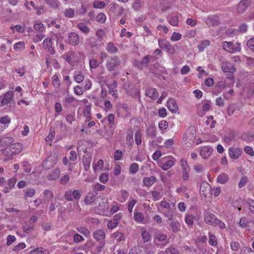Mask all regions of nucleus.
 <instances>
[{
  "instance_id": "32",
  "label": "nucleus",
  "mask_w": 254,
  "mask_h": 254,
  "mask_svg": "<svg viewBox=\"0 0 254 254\" xmlns=\"http://www.w3.org/2000/svg\"><path fill=\"white\" fill-rule=\"evenodd\" d=\"M91 160V158H87L85 156L83 157V163L85 171H88L90 168Z\"/></svg>"
},
{
  "instance_id": "23",
  "label": "nucleus",
  "mask_w": 254,
  "mask_h": 254,
  "mask_svg": "<svg viewBox=\"0 0 254 254\" xmlns=\"http://www.w3.org/2000/svg\"><path fill=\"white\" fill-rule=\"evenodd\" d=\"M60 171L59 169H55L51 173L47 176V178L49 180H55L60 177Z\"/></svg>"
},
{
  "instance_id": "52",
  "label": "nucleus",
  "mask_w": 254,
  "mask_h": 254,
  "mask_svg": "<svg viewBox=\"0 0 254 254\" xmlns=\"http://www.w3.org/2000/svg\"><path fill=\"white\" fill-rule=\"evenodd\" d=\"M225 33L228 36L231 37L234 35H237L238 33V31L232 29H228L226 31Z\"/></svg>"
},
{
  "instance_id": "33",
  "label": "nucleus",
  "mask_w": 254,
  "mask_h": 254,
  "mask_svg": "<svg viewBox=\"0 0 254 254\" xmlns=\"http://www.w3.org/2000/svg\"><path fill=\"white\" fill-rule=\"evenodd\" d=\"M169 22L172 26H178L179 24V17L177 15L171 16Z\"/></svg>"
},
{
  "instance_id": "11",
  "label": "nucleus",
  "mask_w": 254,
  "mask_h": 254,
  "mask_svg": "<svg viewBox=\"0 0 254 254\" xmlns=\"http://www.w3.org/2000/svg\"><path fill=\"white\" fill-rule=\"evenodd\" d=\"M221 68L225 72L234 73L236 70L234 65L229 62H223L221 65Z\"/></svg>"
},
{
  "instance_id": "54",
  "label": "nucleus",
  "mask_w": 254,
  "mask_h": 254,
  "mask_svg": "<svg viewBox=\"0 0 254 254\" xmlns=\"http://www.w3.org/2000/svg\"><path fill=\"white\" fill-rule=\"evenodd\" d=\"M236 111V107L234 105H229L227 109V112L229 116H232L234 114V112Z\"/></svg>"
},
{
  "instance_id": "27",
  "label": "nucleus",
  "mask_w": 254,
  "mask_h": 254,
  "mask_svg": "<svg viewBox=\"0 0 254 254\" xmlns=\"http://www.w3.org/2000/svg\"><path fill=\"white\" fill-rule=\"evenodd\" d=\"M170 226L174 233H177L179 231L181 225L177 221H173L170 224Z\"/></svg>"
},
{
  "instance_id": "41",
  "label": "nucleus",
  "mask_w": 254,
  "mask_h": 254,
  "mask_svg": "<svg viewBox=\"0 0 254 254\" xmlns=\"http://www.w3.org/2000/svg\"><path fill=\"white\" fill-rule=\"evenodd\" d=\"M155 238L159 242H163L167 239V235L163 233L156 234L154 235Z\"/></svg>"
},
{
  "instance_id": "40",
  "label": "nucleus",
  "mask_w": 254,
  "mask_h": 254,
  "mask_svg": "<svg viewBox=\"0 0 254 254\" xmlns=\"http://www.w3.org/2000/svg\"><path fill=\"white\" fill-rule=\"evenodd\" d=\"M34 28L35 30L38 31L39 32H42L45 29L43 24L41 22L35 23L34 25Z\"/></svg>"
},
{
  "instance_id": "36",
  "label": "nucleus",
  "mask_w": 254,
  "mask_h": 254,
  "mask_svg": "<svg viewBox=\"0 0 254 254\" xmlns=\"http://www.w3.org/2000/svg\"><path fill=\"white\" fill-rule=\"evenodd\" d=\"M23 191L25 192L24 197H32L36 193V191L34 189H29L23 190Z\"/></svg>"
},
{
  "instance_id": "30",
  "label": "nucleus",
  "mask_w": 254,
  "mask_h": 254,
  "mask_svg": "<svg viewBox=\"0 0 254 254\" xmlns=\"http://www.w3.org/2000/svg\"><path fill=\"white\" fill-rule=\"evenodd\" d=\"M250 221H248L246 218H242L240 220L239 225L242 228H246L249 230L250 227Z\"/></svg>"
},
{
  "instance_id": "39",
  "label": "nucleus",
  "mask_w": 254,
  "mask_h": 254,
  "mask_svg": "<svg viewBox=\"0 0 254 254\" xmlns=\"http://www.w3.org/2000/svg\"><path fill=\"white\" fill-rule=\"evenodd\" d=\"M210 44V41L209 40H204L202 41L200 44L198 46V49L199 52H201L203 51L204 49L209 46Z\"/></svg>"
},
{
  "instance_id": "45",
  "label": "nucleus",
  "mask_w": 254,
  "mask_h": 254,
  "mask_svg": "<svg viewBox=\"0 0 254 254\" xmlns=\"http://www.w3.org/2000/svg\"><path fill=\"white\" fill-rule=\"evenodd\" d=\"M78 232L82 235H84L85 237H88L90 236V232L87 228L84 227H80L77 229Z\"/></svg>"
},
{
  "instance_id": "49",
  "label": "nucleus",
  "mask_w": 254,
  "mask_h": 254,
  "mask_svg": "<svg viewBox=\"0 0 254 254\" xmlns=\"http://www.w3.org/2000/svg\"><path fill=\"white\" fill-rule=\"evenodd\" d=\"M158 127L161 130H165L168 127V122L166 121L162 120L159 122Z\"/></svg>"
},
{
  "instance_id": "42",
  "label": "nucleus",
  "mask_w": 254,
  "mask_h": 254,
  "mask_svg": "<svg viewBox=\"0 0 254 254\" xmlns=\"http://www.w3.org/2000/svg\"><path fill=\"white\" fill-rule=\"evenodd\" d=\"M109 180V175L108 173H102L99 177V180L102 183H106Z\"/></svg>"
},
{
  "instance_id": "64",
  "label": "nucleus",
  "mask_w": 254,
  "mask_h": 254,
  "mask_svg": "<svg viewBox=\"0 0 254 254\" xmlns=\"http://www.w3.org/2000/svg\"><path fill=\"white\" fill-rule=\"evenodd\" d=\"M166 252L170 254H179L178 250L173 247H170L167 249Z\"/></svg>"
},
{
  "instance_id": "51",
  "label": "nucleus",
  "mask_w": 254,
  "mask_h": 254,
  "mask_svg": "<svg viewBox=\"0 0 254 254\" xmlns=\"http://www.w3.org/2000/svg\"><path fill=\"white\" fill-rule=\"evenodd\" d=\"M22 167H23L24 171L26 173H29L31 170V167L27 161L23 162Z\"/></svg>"
},
{
  "instance_id": "60",
  "label": "nucleus",
  "mask_w": 254,
  "mask_h": 254,
  "mask_svg": "<svg viewBox=\"0 0 254 254\" xmlns=\"http://www.w3.org/2000/svg\"><path fill=\"white\" fill-rule=\"evenodd\" d=\"M141 6L140 0H135L132 4V8L135 10H138Z\"/></svg>"
},
{
  "instance_id": "57",
  "label": "nucleus",
  "mask_w": 254,
  "mask_h": 254,
  "mask_svg": "<svg viewBox=\"0 0 254 254\" xmlns=\"http://www.w3.org/2000/svg\"><path fill=\"white\" fill-rule=\"evenodd\" d=\"M47 3L52 8H57L58 6V0H45Z\"/></svg>"
},
{
  "instance_id": "31",
  "label": "nucleus",
  "mask_w": 254,
  "mask_h": 254,
  "mask_svg": "<svg viewBox=\"0 0 254 254\" xmlns=\"http://www.w3.org/2000/svg\"><path fill=\"white\" fill-rule=\"evenodd\" d=\"M195 217L191 214H188L185 218L186 223L190 226H192Z\"/></svg>"
},
{
  "instance_id": "13",
  "label": "nucleus",
  "mask_w": 254,
  "mask_h": 254,
  "mask_svg": "<svg viewBox=\"0 0 254 254\" xmlns=\"http://www.w3.org/2000/svg\"><path fill=\"white\" fill-rule=\"evenodd\" d=\"M206 24L209 27L218 25L220 24L218 17L217 16L208 17L205 20Z\"/></svg>"
},
{
  "instance_id": "5",
  "label": "nucleus",
  "mask_w": 254,
  "mask_h": 254,
  "mask_svg": "<svg viewBox=\"0 0 254 254\" xmlns=\"http://www.w3.org/2000/svg\"><path fill=\"white\" fill-rule=\"evenodd\" d=\"M159 47L162 49H165L169 53L174 55L175 53V49L174 47L166 40H159Z\"/></svg>"
},
{
  "instance_id": "43",
  "label": "nucleus",
  "mask_w": 254,
  "mask_h": 254,
  "mask_svg": "<svg viewBox=\"0 0 254 254\" xmlns=\"http://www.w3.org/2000/svg\"><path fill=\"white\" fill-rule=\"evenodd\" d=\"M138 170V166L137 163H134L130 164L129 166V172L131 174H134Z\"/></svg>"
},
{
  "instance_id": "24",
  "label": "nucleus",
  "mask_w": 254,
  "mask_h": 254,
  "mask_svg": "<svg viewBox=\"0 0 254 254\" xmlns=\"http://www.w3.org/2000/svg\"><path fill=\"white\" fill-rule=\"evenodd\" d=\"M228 175L225 173L220 174L217 177V182L219 183L224 184L227 183L229 180Z\"/></svg>"
},
{
  "instance_id": "19",
  "label": "nucleus",
  "mask_w": 254,
  "mask_h": 254,
  "mask_svg": "<svg viewBox=\"0 0 254 254\" xmlns=\"http://www.w3.org/2000/svg\"><path fill=\"white\" fill-rule=\"evenodd\" d=\"M156 181L155 176L145 177L143 179V184L147 187H150Z\"/></svg>"
},
{
  "instance_id": "44",
  "label": "nucleus",
  "mask_w": 254,
  "mask_h": 254,
  "mask_svg": "<svg viewBox=\"0 0 254 254\" xmlns=\"http://www.w3.org/2000/svg\"><path fill=\"white\" fill-rule=\"evenodd\" d=\"M106 19V15L103 13H99L96 17V20L101 23H103L105 22Z\"/></svg>"
},
{
  "instance_id": "34",
  "label": "nucleus",
  "mask_w": 254,
  "mask_h": 254,
  "mask_svg": "<svg viewBox=\"0 0 254 254\" xmlns=\"http://www.w3.org/2000/svg\"><path fill=\"white\" fill-rule=\"evenodd\" d=\"M44 197L47 201H49L54 197V194L52 191L46 190L44 191Z\"/></svg>"
},
{
  "instance_id": "28",
  "label": "nucleus",
  "mask_w": 254,
  "mask_h": 254,
  "mask_svg": "<svg viewBox=\"0 0 254 254\" xmlns=\"http://www.w3.org/2000/svg\"><path fill=\"white\" fill-rule=\"evenodd\" d=\"M227 78L228 80H230L231 81V82L228 84H226V81H225L223 87H225L226 86L230 87L233 86L234 85V82H235L233 73H230L227 75Z\"/></svg>"
},
{
  "instance_id": "25",
  "label": "nucleus",
  "mask_w": 254,
  "mask_h": 254,
  "mask_svg": "<svg viewBox=\"0 0 254 254\" xmlns=\"http://www.w3.org/2000/svg\"><path fill=\"white\" fill-rule=\"evenodd\" d=\"M106 50L111 54H114L118 52V49L114 44L112 42H109L106 47Z\"/></svg>"
},
{
  "instance_id": "58",
  "label": "nucleus",
  "mask_w": 254,
  "mask_h": 254,
  "mask_svg": "<svg viewBox=\"0 0 254 254\" xmlns=\"http://www.w3.org/2000/svg\"><path fill=\"white\" fill-rule=\"evenodd\" d=\"M89 65L91 68H96L99 66V63L97 60L93 59L90 60Z\"/></svg>"
},
{
  "instance_id": "7",
  "label": "nucleus",
  "mask_w": 254,
  "mask_h": 254,
  "mask_svg": "<svg viewBox=\"0 0 254 254\" xmlns=\"http://www.w3.org/2000/svg\"><path fill=\"white\" fill-rule=\"evenodd\" d=\"M13 101V94L11 92H7L0 97V107L4 105L10 104Z\"/></svg>"
},
{
  "instance_id": "21",
  "label": "nucleus",
  "mask_w": 254,
  "mask_h": 254,
  "mask_svg": "<svg viewBox=\"0 0 254 254\" xmlns=\"http://www.w3.org/2000/svg\"><path fill=\"white\" fill-rule=\"evenodd\" d=\"M147 134L151 138L154 139L157 134V130L154 126H149L147 128Z\"/></svg>"
},
{
  "instance_id": "29",
  "label": "nucleus",
  "mask_w": 254,
  "mask_h": 254,
  "mask_svg": "<svg viewBox=\"0 0 254 254\" xmlns=\"http://www.w3.org/2000/svg\"><path fill=\"white\" fill-rule=\"evenodd\" d=\"M174 210L175 207L174 206H173V207L170 208L167 211L164 212L163 214L166 217L169 218V220H172L174 217Z\"/></svg>"
},
{
  "instance_id": "1",
  "label": "nucleus",
  "mask_w": 254,
  "mask_h": 254,
  "mask_svg": "<svg viewBox=\"0 0 254 254\" xmlns=\"http://www.w3.org/2000/svg\"><path fill=\"white\" fill-rule=\"evenodd\" d=\"M204 220L206 223L211 225L213 226H218L221 229L225 228V224L220 220L215 217V216L209 212L205 213Z\"/></svg>"
},
{
  "instance_id": "61",
  "label": "nucleus",
  "mask_w": 254,
  "mask_h": 254,
  "mask_svg": "<svg viewBox=\"0 0 254 254\" xmlns=\"http://www.w3.org/2000/svg\"><path fill=\"white\" fill-rule=\"evenodd\" d=\"M25 47L24 42H19L14 45L13 48L16 50H21Z\"/></svg>"
},
{
  "instance_id": "10",
  "label": "nucleus",
  "mask_w": 254,
  "mask_h": 254,
  "mask_svg": "<svg viewBox=\"0 0 254 254\" xmlns=\"http://www.w3.org/2000/svg\"><path fill=\"white\" fill-rule=\"evenodd\" d=\"M66 42L72 46H76L79 43V35L75 32L69 34Z\"/></svg>"
},
{
  "instance_id": "53",
  "label": "nucleus",
  "mask_w": 254,
  "mask_h": 254,
  "mask_svg": "<svg viewBox=\"0 0 254 254\" xmlns=\"http://www.w3.org/2000/svg\"><path fill=\"white\" fill-rule=\"evenodd\" d=\"M135 141L137 145H140L141 143V134L138 131L135 133Z\"/></svg>"
},
{
  "instance_id": "8",
  "label": "nucleus",
  "mask_w": 254,
  "mask_h": 254,
  "mask_svg": "<svg viewBox=\"0 0 254 254\" xmlns=\"http://www.w3.org/2000/svg\"><path fill=\"white\" fill-rule=\"evenodd\" d=\"M251 3V0H241L236 7L237 11L243 13Z\"/></svg>"
},
{
  "instance_id": "37",
  "label": "nucleus",
  "mask_w": 254,
  "mask_h": 254,
  "mask_svg": "<svg viewBox=\"0 0 254 254\" xmlns=\"http://www.w3.org/2000/svg\"><path fill=\"white\" fill-rule=\"evenodd\" d=\"M77 27L81 31L85 33H88V32L89 31V28L86 26V25L84 23H79L77 25Z\"/></svg>"
},
{
  "instance_id": "4",
  "label": "nucleus",
  "mask_w": 254,
  "mask_h": 254,
  "mask_svg": "<svg viewBox=\"0 0 254 254\" xmlns=\"http://www.w3.org/2000/svg\"><path fill=\"white\" fill-rule=\"evenodd\" d=\"M184 141L189 144L194 143L195 139V132L194 127H191L190 129L187 130L183 137Z\"/></svg>"
},
{
  "instance_id": "22",
  "label": "nucleus",
  "mask_w": 254,
  "mask_h": 254,
  "mask_svg": "<svg viewBox=\"0 0 254 254\" xmlns=\"http://www.w3.org/2000/svg\"><path fill=\"white\" fill-rule=\"evenodd\" d=\"M95 199V195L92 192H89L85 197L84 201L85 204H89L94 202Z\"/></svg>"
},
{
  "instance_id": "20",
  "label": "nucleus",
  "mask_w": 254,
  "mask_h": 254,
  "mask_svg": "<svg viewBox=\"0 0 254 254\" xmlns=\"http://www.w3.org/2000/svg\"><path fill=\"white\" fill-rule=\"evenodd\" d=\"M49 250L42 247L36 248L29 253V254H49Z\"/></svg>"
},
{
  "instance_id": "55",
  "label": "nucleus",
  "mask_w": 254,
  "mask_h": 254,
  "mask_svg": "<svg viewBox=\"0 0 254 254\" xmlns=\"http://www.w3.org/2000/svg\"><path fill=\"white\" fill-rule=\"evenodd\" d=\"M142 237L144 242H148L150 240V235L149 233L146 231H143L142 233Z\"/></svg>"
},
{
  "instance_id": "56",
  "label": "nucleus",
  "mask_w": 254,
  "mask_h": 254,
  "mask_svg": "<svg viewBox=\"0 0 254 254\" xmlns=\"http://www.w3.org/2000/svg\"><path fill=\"white\" fill-rule=\"evenodd\" d=\"M108 122L110 127H112L113 126L115 122V116L114 114H109V115L108 117Z\"/></svg>"
},
{
  "instance_id": "47",
  "label": "nucleus",
  "mask_w": 254,
  "mask_h": 254,
  "mask_svg": "<svg viewBox=\"0 0 254 254\" xmlns=\"http://www.w3.org/2000/svg\"><path fill=\"white\" fill-rule=\"evenodd\" d=\"M209 243L212 246H216L217 242L216 237L212 234H209Z\"/></svg>"
},
{
  "instance_id": "17",
  "label": "nucleus",
  "mask_w": 254,
  "mask_h": 254,
  "mask_svg": "<svg viewBox=\"0 0 254 254\" xmlns=\"http://www.w3.org/2000/svg\"><path fill=\"white\" fill-rule=\"evenodd\" d=\"M212 152V149L208 146H204L200 150V154L203 158H208Z\"/></svg>"
},
{
  "instance_id": "38",
  "label": "nucleus",
  "mask_w": 254,
  "mask_h": 254,
  "mask_svg": "<svg viewBox=\"0 0 254 254\" xmlns=\"http://www.w3.org/2000/svg\"><path fill=\"white\" fill-rule=\"evenodd\" d=\"M113 237L118 239V242H121L125 240V235L120 232H116L113 234Z\"/></svg>"
},
{
  "instance_id": "62",
  "label": "nucleus",
  "mask_w": 254,
  "mask_h": 254,
  "mask_svg": "<svg viewBox=\"0 0 254 254\" xmlns=\"http://www.w3.org/2000/svg\"><path fill=\"white\" fill-rule=\"evenodd\" d=\"M247 46L251 51H254V38H251L247 41Z\"/></svg>"
},
{
  "instance_id": "6",
  "label": "nucleus",
  "mask_w": 254,
  "mask_h": 254,
  "mask_svg": "<svg viewBox=\"0 0 254 254\" xmlns=\"http://www.w3.org/2000/svg\"><path fill=\"white\" fill-rule=\"evenodd\" d=\"M200 194L204 198L212 195V188L208 183H202L200 186Z\"/></svg>"
},
{
  "instance_id": "50",
  "label": "nucleus",
  "mask_w": 254,
  "mask_h": 254,
  "mask_svg": "<svg viewBox=\"0 0 254 254\" xmlns=\"http://www.w3.org/2000/svg\"><path fill=\"white\" fill-rule=\"evenodd\" d=\"M134 219L136 221L142 222L144 219V215L140 212H136L134 213Z\"/></svg>"
},
{
  "instance_id": "14",
  "label": "nucleus",
  "mask_w": 254,
  "mask_h": 254,
  "mask_svg": "<svg viewBox=\"0 0 254 254\" xmlns=\"http://www.w3.org/2000/svg\"><path fill=\"white\" fill-rule=\"evenodd\" d=\"M146 96L149 97L152 100H156L158 98L159 94L155 88H148L145 91Z\"/></svg>"
},
{
  "instance_id": "2",
  "label": "nucleus",
  "mask_w": 254,
  "mask_h": 254,
  "mask_svg": "<svg viewBox=\"0 0 254 254\" xmlns=\"http://www.w3.org/2000/svg\"><path fill=\"white\" fill-rule=\"evenodd\" d=\"M23 149V145L20 143H12L2 150L3 154L11 156L20 153Z\"/></svg>"
},
{
  "instance_id": "35",
  "label": "nucleus",
  "mask_w": 254,
  "mask_h": 254,
  "mask_svg": "<svg viewBox=\"0 0 254 254\" xmlns=\"http://www.w3.org/2000/svg\"><path fill=\"white\" fill-rule=\"evenodd\" d=\"M174 164V163L173 160H169L162 165L161 168L163 170L166 171L170 169L171 167H172L173 166Z\"/></svg>"
},
{
  "instance_id": "12",
  "label": "nucleus",
  "mask_w": 254,
  "mask_h": 254,
  "mask_svg": "<svg viewBox=\"0 0 254 254\" xmlns=\"http://www.w3.org/2000/svg\"><path fill=\"white\" fill-rule=\"evenodd\" d=\"M43 47L51 54H55V51L52 47V42L51 39H45L43 42Z\"/></svg>"
},
{
  "instance_id": "59",
  "label": "nucleus",
  "mask_w": 254,
  "mask_h": 254,
  "mask_svg": "<svg viewBox=\"0 0 254 254\" xmlns=\"http://www.w3.org/2000/svg\"><path fill=\"white\" fill-rule=\"evenodd\" d=\"M64 14L66 17H72L74 15V11L72 8H68L65 10Z\"/></svg>"
},
{
  "instance_id": "18",
  "label": "nucleus",
  "mask_w": 254,
  "mask_h": 254,
  "mask_svg": "<svg viewBox=\"0 0 254 254\" xmlns=\"http://www.w3.org/2000/svg\"><path fill=\"white\" fill-rule=\"evenodd\" d=\"M222 46L224 50L228 51L229 52L231 53H234V44L231 42H223L222 43Z\"/></svg>"
},
{
  "instance_id": "46",
  "label": "nucleus",
  "mask_w": 254,
  "mask_h": 254,
  "mask_svg": "<svg viewBox=\"0 0 254 254\" xmlns=\"http://www.w3.org/2000/svg\"><path fill=\"white\" fill-rule=\"evenodd\" d=\"M14 141V139L11 137L7 136L3 137V142L5 146L10 145Z\"/></svg>"
},
{
  "instance_id": "16",
  "label": "nucleus",
  "mask_w": 254,
  "mask_h": 254,
  "mask_svg": "<svg viewBox=\"0 0 254 254\" xmlns=\"http://www.w3.org/2000/svg\"><path fill=\"white\" fill-rule=\"evenodd\" d=\"M105 233L102 229H98L93 234L94 238L98 241L103 240L105 238Z\"/></svg>"
},
{
  "instance_id": "63",
  "label": "nucleus",
  "mask_w": 254,
  "mask_h": 254,
  "mask_svg": "<svg viewBox=\"0 0 254 254\" xmlns=\"http://www.w3.org/2000/svg\"><path fill=\"white\" fill-rule=\"evenodd\" d=\"M241 254H254V251L250 248H243Z\"/></svg>"
},
{
  "instance_id": "3",
  "label": "nucleus",
  "mask_w": 254,
  "mask_h": 254,
  "mask_svg": "<svg viewBox=\"0 0 254 254\" xmlns=\"http://www.w3.org/2000/svg\"><path fill=\"white\" fill-rule=\"evenodd\" d=\"M121 65V61L117 56H112L107 60L106 64L107 69L111 72H113L119 68Z\"/></svg>"
},
{
  "instance_id": "26",
  "label": "nucleus",
  "mask_w": 254,
  "mask_h": 254,
  "mask_svg": "<svg viewBox=\"0 0 254 254\" xmlns=\"http://www.w3.org/2000/svg\"><path fill=\"white\" fill-rule=\"evenodd\" d=\"M117 86V83L114 82L113 84L108 86L109 93L111 94L114 98H117L118 96L117 93V90H114V87Z\"/></svg>"
},
{
  "instance_id": "48",
  "label": "nucleus",
  "mask_w": 254,
  "mask_h": 254,
  "mask_svg": "<svg viewBox=\"0 0 254 254\" xmlns=\"http://www.w3.org/2000/svg\"><path fill=\"white\" fill-rule=\"evenodd\" d=\"M150 61V56L149 55H146L144 56L141 61V65L142 68L143 67H147L148 66V64Z\"/></svg>"
},
{
  "instance_id": "15",
  "label": "nucleus",
  "mask_w": 254,
  "mask_h": 254,
  "mask_svg": "<svg viewBox=\"0 0 254 254\" xmlns=\"http://www.w3.org/2000/svg\"><path fill=\"white\" fill-rule=\"evenodd\" d=\"M167 107L172 113H176L178 109V105L174 99H170L168 100Z\"/></svg>"
},
{
  "instance_id": "9",
  "label": "nucleus",
  "mask_w": 254,
  "mask_h": 254,
  "mask_svg": "<svg viewBox=\"0 0 254 254\" xmlns=\"http://www.w3.org/2000/svg\"><path fill=\"white\" fill-rule=\"evenodd\" d=\"M242 152V149L240 147L234 148L233 147H231L229 149V156L233 159H238L241 155Z\"/></svg>"
}]
</instances>
